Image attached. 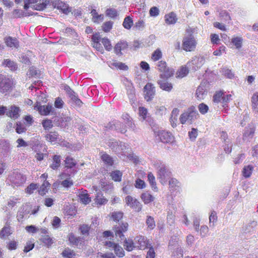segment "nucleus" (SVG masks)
I'll use <instances>...</instances> for the list:
<instances>
[{"instance_id": "obj_1", "label": "nucleus", "mask_w": 258, "mask_h": 258, "mask_svg": "<svg viewBox=\"0 0 258 258\" xmlns=\"http://www.w3.org/2000/svg\"><path fill=\"white\" fill-rule=\"evenodd\" d=\"M127 223H121V224L119 223L118 225L114 227V231L116 236H118L121 240H124L123 246L125 249L128 251H131L136 246L134 245L132 240L126 239L125 238L123 233L127 230Z\"/></svg>"}, {"instance_id": "obj_2", "label": "nucleus", "mask_w": 258, "mask_h": 258, "mask_svg": "<svg viewBox=\"0 0 258 258\" xmlns=\"http://www.w3.org/2000/svg\"><path fill=\"white\" fill-rule=\"evenodd\" d=\"M199 114L196 110L195 107L191 106L188 108L187 111L183 112L180 116L179 120L181 124H184L187 122L192 124L199 117Z\"/></svg>"}, {"instance_id": "obj_3", "label": "nucleus", "mask_w": 258, "mask_h": 258, "mask_svg": "<svg viewBox=\"0 0 258 258\" xmlns=\"http://www.w3.org/2000/svg\"><path fill=\"white\" fill-rule=\"evenodd\" d=\"M15 87L14 80L8 76L0 74V92L3 94L11 93Z\"/></svg>"}, {"instance_id": "obj_4", "label": "nucleus", "mask_w": 258, "mask_h": 258, "mask_svg": "<svg viewBox=\"0 0 258 258\" xmlns=\"http://www.w3.org/2000/svg\"><path fill=\"white\" fill-rule=\"evenodd\" d=\"M158 178L162 184H164L172 175L170 169L161 162L157 167Z\"/></svg>"}, {"instance_id": "obj_5", "label": "nucleus", "mask_w": 258, "mask_h": 258, "mask_svg": "<svg viewBox=\"0 0 258 258\" xmlns=\"http://www.w3.org/2000/svg\"><path fill=\"white\" fill-rule=\"evenodd\" d=\"M157 67L158 71L161 73L160 75V79H168L174 74V70L168 67L167 62L164 60L159 61L157 64Z\"/></svg>"}, {"instance_id": "obj_6", "label": "nucleus", "mask_w": 258, "mask_h": 258, "mask_svg": "<svg viewBox=\"0 0 258 258\" xmlns=\"http://www.w3.org/2000/svg\"><path fill=\"white\" fill-rule=\"evenodd\" d=\"M51 0H28L24 6V8L26 10L29 7L37 11H42L46 8Z\"/></svg>"}, {"instance_id": "obj_7", "label": "nucleus", "mask_w": 258, "mask_h": 258, "mask_svg": "<svg viewBox=\"0 0 258 258\" xmlns=\"http://www.w3.org/2000/svg\"><path fill=\"white\" fill-rule=\"evenodd\" d=\"M197 45V40L192 35L184 37L182 39V48L186 52L194 51Z\"/></svg>"}, {"instance_id": "obj_8", "label": "nucleus", "mask_w": 258, "mask_h": 258, "mask_svg": "<svg viewBox=\"0 0 258 258\" xmlns=\"http://www.w3.org/2000/svg\"><path fill=\"white\" fill-rule=\"evenodd\" d=\"M26 179V177L18 171L13 172L9 175L8 178V180L10 181L12 185L14 187H15V186H21L25 182Z\"/></svg>"}, {"instance_id": "obj_9", "label": "nucleus", "mask_w": 258, "mask_h": 258, "mask_svg": "<svg viewBox=\"0 0 258 258\" xmlns=\"http://www.w3.org/2000/svg\"><path fill=\"white\" fill-rule=\"evenodd\" d=\"M157 137L164 144H171L174 140V137L172 134L165 131H159L157 133Z\"/></svg>"}, {"instance_id": "obj_10", "label": "nucleus", "mask_w": 258, "mask_h": 258, "mask_svg": "<svg viewBox=\"0 0 258 258\" xmlns=\"http://www.w3.org/2000/svg\"><path fill=\"white\" fill-rule=\"evenodd\" d=\"M144 98L147 101H151L155 94V88L153 84L148 83L144 88Z\"/></svg>"}, {"instance_id": "obj_11", "label": "nucleus", "mask_w": 258, "mask_h": 258, "mask_svg": "<svg viewBox=\"0 0 258 258\" xmlns=\"http://www.w3.org/2000/svg\"><path fill=\"white\" fill-rule=\"evenodd\" d=\"M52 5L54 8L60 10L66 15L69 14L72 11V8L66 3L60 0H55Z\"/></svg>"}, {"instance_id": "obj_12", "label": "nucleus", "mask_w": 258, "mask_h": 258, "mask_svg": "<svg viewBox=\"0 0 258 258\" xmlns=\"http://www.w3.org/2000/svg\"><path fill=\"white\" fill-rule=\"evenodd\" d=\"M126 204L137 212L142 210V205L137 199L133 198L130 196H127L125 198Z\"/></svg>"}, {"instance_id": "obj_13", "label": "nucleus", "mask_w": 258, "mask_h": 258, "mask_svg": "<svg viewBox=\"0 0 258 258\" xmlns=\"http://www.w3.org/2000/svg\"><path fill=\"white\" fill-rule=\"evenodd\" d=\"M34 109L38 111L41 115L46 116L52 111L53 107L52 105L49 104L41 105L40 102H37L34 105Z\"/></svg>"}, {"instance_id": "obj_14", "label": "nucleus", "mask_w": 258, "mask_h": 258, "mask_svg": "<svg viewBox=\"0 0 258 258\" xmlns=\"http://www.w3.org/2000/svg\"><path fill=\"white\" fill-rule=\"evenodd\" d=\"M67 94L71 99L74 101L77 104L80 105L82 103L81 100L78 97L76 93L68 85H66L64 88Z\"/></svg>"}, {"instance_id": "obj_15", "label": "nucleus", "mask_w": 258, "mask_h": 258, "mask_svg": "<svg viewBox=\"0 0 258 258\" xmlns=\"http://www.w3.org/2000/svg\"><path fill=\"white\" fill-rule=\"evenodd\" d=\"M20 108L15 105H12L6 112V115L12 119H17L19 117Z\"/></svg>"}, {"instance_id": "obj_16", "label": "nucleus", "mask_w": 258, "mask_h": 258, "mask_svg": "<svg viewBox=\"0 0 258 258\" xmlns=\"http://www.w3.org/2000/svg\"><path fill=\"white\" fill-rule=\"evenodd\" d=\"M4 41L7 46L9 47L17 48L19 46V42L16 38L7 36L4 38Z\"/></svg>"}, {"instance_id": "obj_17", "label": "nucleus", "mask_w": 258, "mask_h": 258, "mask_svg": "<svg viewBox=\"0 0 258 258\" xmlns=\"http://www.w3.org/2000/svg\"><path fill=\"white\" fill-rule=\"evenodd\" d=\"M158 81L157 83L159 85L160 88L165 91L170 92L173 89V85L171 83L169 82L166 79H162Z\"/></svg>"}, {"instance_id": "obj_18", "label": "nucleus", "mask_w": 258, "mask_h": 258, "mask_svg": "<svg viewBox=\"0 0 258 258\" xmlns=\"http://www.w3.org/2000/svg\"><path fill=\"white\" fill-rule=\"evenodd\" d=\"M164 20L166 24L173 25L177 22L178 18L175 13L171 12L165 15Z\"/></svg>"}, {"instance_id": "obj_19", "label": "nucleus", "mask_w": 258, "mask_h": 258, "mask_svg": "<svg viewBox=\"0 0 258 258\" xmlns=\"http://www.w3.org/2000/svg\"><path fill=\"white\" fill-rule=\"evenodd\" d=\"M128 47V44L126 41L121 40L117 42L114 47V52L117 55H121V51L124 50Z\"/></svg>"}, {"instance_id": "obj_20", "label": "nucleus", "mask_w": 258, "mask_h": 258, "mask_svg": "<svg viewBox=\"0 0 258 258\" xmlns=\"http://www.w3.org/2000/svg\"><path fill=\"white\" fill-rule=\"evenodd\" d=\"M11 234H12V230L10 226V223L7 222L0 232V237L2 239H6Z\"/></svg>"}, {"instance_id": "obj_21", "label": "nucleus", "mask_w": 258, "mask_h": 258, "mask_svg": "<svg viewBox=\"0 0 258 258\" xmlns=\"http://www.w3.org/2000/svg\"><path fill=\"white\" fill-rule=\"evenodd\" d=\"M256 226L257 222L254 220L251 221L242 228L241 233L246 234L252 233L254 231V229L256 227Z\"/></svg>"}, {"instance_id": "obj_22", "label": "nucleus", "mask_w": 258, "mask_h": 258, "mask_svg": "<svg viewBox=\"0 0 258 258\" xmlns=\"http://www.w3.org/2000/svg\"><path fill=\"white\" fill-rule=\"evenodd\" d=\"M64 171L65 174L71 176L72 174H74L76 171L75 167L76 165V162H64Z\"/></svg>"}, {"instance_id": "obj_23", "label": "nucleus", "mask_w": 258, "mask_h": 258, "mask_svg": "<svg viewBox=\"0 0 258 258\" xmlns=\"http://www.w3.org/2000/svg\"><path fill=\"white\" fill-rule=\"evenodd\" d=\"M189 73L188 68L184 65L181 66L176 71L175 76L176 78L181 79L186 76Z\"/></svg>"}, {"instance_id": "obj_24", "label": "nucleus", "mask_w": 258, "mask_h": 258, "mask_svg": "<svg viewBox=\"0 0 258 258\" xmlns=\"http://www.w3.org/2000/svg\"><path fill=\"white\" fill-rule=\"evenodd\" d=\"M58 136L56 132H50L45 136V138L47 141L54 144L58 142Z\"/></svg>"}, {"instance_id": "obj_25", "label": "nucleus", "mask_w": 258, "mask_h": 258, "mask_svg": "<svg viewBox=\"0 0 258 258\" xmlns=\"http://www.w3.org/2000/svg\"><path fill=\"white\" fill-rule=\"evenodd\" d=\"M78 196L80 201L84 204L87 205L91 202V198L86 190L80 192Z\"/></svg>"}, {"instance_id": "obj_26", "label": "nucleus", "mask_w": 258, "mask_h": 258, "mask_svg": "<svg viewBox=\"0 0 258 258\" xmlns=\"http://www.w3.org/2000/svg\"><path fill=\"white\" fill-rule=\"evenodd\" d=\"M68 239L72 245L77 246L84 239L82 237H76L73 233H71L69 234Z\"/></svg>"}, {"instance_id": "obj_27", "label": "nucleus", "mask_w": 258, "mask_h": 258, "mask_svg": "<svg viewBox=\"0 0 258 258\" xmlns=\"http://www.w3.org/2000/svg\"><path fill=\"white\" fill-rule=\"evenodd\" d=\"M141 198L145 204H148L154 201L155 199L154 197L148 191L143 193L141 196Z\"/></svg>"}, {"instance_id": "obj_28", "label": "nucleus", "mask_w": 258, "mask_h": 258, "mask_svg": "<svg viewBox=\"0 0 258 258\" xmlns=\"http://www.w3.org/2000/svg\"><path fill=\"white\" fill-rule=\"evenodd\" d=\"M148 180L150 184V186H151L152 189L155 191H157L158 187L156 185L155 177L151 172H149L148 174Z\"/></svg>"}, {"instance_id": "obj_29", "label": "nucleus", "mask_w": 258, "mask_h": 258, "mask_svg": "<svg viewBox=\"0 0 258 258\" xmlns=\"http://www.w3.org/2000/svg\"><path fill=\"white\" fill-rule=\"evenodd\" d=\"M225 94V92L223 90H219L216 91L213 97V101L214 102L218 103L221 102L222 98Z\"/></svg>"}, {"instance_id": "obj_30", "label": "nucleus", "mask_w": 258, "mask_h": 258, "mask_svg": "<svg viewBox=\"0 0 258 258\" xmlns=\"http://www.w3.org/2000/svg\"><path fill=\"white\" fill-rule=\"evenodd\" d=\"M231 43L235 46L236 48L239 49L242 46L243 39L241 37H233L231 39Z\"/></svg>"}, {"instance_id": "obj_31", "label": "nucleus", "mask_w": 258, "mask_h": 258, "mask_svg": "<svg viewBox=\"0 0 258 258\" xmlns=\"http://www.w3.org/2000/svg\"><path fill=\"white\" fill-rule=\"evenodd\" d=\"M3 65L8 67L12 71H15L17 69V63L10 59H5L3 62Z\"/></svg>"}, {"instance_id": "obj_32", "label": "nucleus", "mask_w": 258, "mask_h": 258, "mask_svg": "<svg viewBox=\"0 0 258 258\" xmlns=\"http://www.w3.org/2000/svg\"><path fill=\"white\" fill-rule=\"evenodd\" d=\"M91 14L92 16V19L94 22L99 23V21H102L104 19V16L103 14L99 15L96 10L93 9Z\"/></svg>"}, {"instance_id": "obj_33", "label": "nucleus", "mask_w": 258, "mask_h": 258, "mask_svg": "<svg viewBox=\"0 0 258 258\" xmlns=\"http://www.w3.org/2000/svg\"><path fill=\"white\" fill-rule=\"evenodd\" d=\"M253 170V167L252 165H248L245 166L242 169V175L245 178L249 177Z\"/></svg>"}, {"instance_id": "obj_34", "label": "nucleus", "mask_w": 258, "mask_h": 258, "mask_svg": "<svg viewBox=\"0 0 258 258\" xmlns=\"http://www.w3.org/2000/svg\"><path fill=\"white\" fill-rule=\"evenodd\" d=\"M134 22L133 19L130 16L126 17L123 20L122 26L127 30H130L133 26Z\"/></svg>"}, {"instance_id": "obj_35", "label": "nucleus", "mask_w": 258, "mask_h": 258, "mask_svg": "<svg viewBox=\"0 0 258 258\" xmlns=\"http://www.w3.org/2000/svg\"><path fill=\"white\" fill-rule=\"evenodd\" d=\"M206 93V90L205 89V87L203 85H200L196 90L197 97L199 99H203Z\"/></svg>"}, {"instance_id": "obj_36", "label": "nucleus", "mask_w": 258, "mask_h": 258, "mask_svg": "<svg viewBox=\"0 0 258 258\" xmlns=\"http://www.w3.org/2000/svg\"><path fill=\"white\" fill-rule=\"evenodd\" d=\"M162 57V53L159 48L156 49L152 54L151 60L153 61H157L160 60Z\"/></svg>"}, {"instance_id": "obj_37", "label": "nucleus", "mask_w": 258, "mask_h": 258, "mask_svg": "<svg viewBox=\"0 0 258 258\" xmlns=\"http://www.w3.org/2000/svg\"><path fill=\"white\" fill-rule=\"evenodd\" d=\"M113 22L111 21H106L103 23L102 30L105 33H108L112 29Z\"/></svg>"}, {"instance_id": "obj_38", "label": "nucleus", "mask_w": 258, "mask_h": 258, "mask_svg": "<svg viewBox=\"0 0 258 258\" xmlns=\"http://www.w3.org/2000/svg\"><path fill=\"white\" fill-rule=\"evenodd\" d=\"M105 14L106 16L114 19L118 16L117 11L113 8H108L105 11Z\"/></svg>"}, {"instance_id": "obj_39", "label": "nucleus", "mask_w": 258, "mask_h": 258, "mask_svg": "<svg viewBox=\"0 0 258 258\" xmlns=\"http://www.w3.org/2000/svg\"><path fill=\"white\" fill-rule=\"evenodd\" d=\"M178 184L179 182L176 179L171 178L170 180L169 181V185L170 190L173 191L174 190H177L179 187Z\"/></svg>"}, {"instance_id": "obj_40", "label": "nucleus", "mask_w": 258, "mask_h": 258, "mask_svg": "<svg viewBox=\"0 0 258 258\" xmlns=\"http://www.w3.org/2000/svg\"><path fill=\"white\" fill-rule=\"evenodd\" d=\"M40 240L48 247L51 245L53 241L48 235L42 236Z\"/></svg>"}, {"instance_id": "obj_41", "label": "nucleus", "mask_w": 258, "mask_h": 258, "mask_svg": "<svg viewBox=\"0 0 258 258\" xmlns=\"http://www.w3.org/2000/svg\"><path fill=\"white\" fill-rule=\"evenodd\" d=\"M232 100V96L231 94H227L224 95L222 98V100L221 103H222V106L224 108H226L228 107V103Z\"/></svg>"}, {"instance_id": "obj_42", "label": "nucleus", "mask_w": 258, "mask_h": 258, "mask_svg": "<svg viewBox=\"0 0 258 258\" xmlns=\"http://www.w3.org/2000/svg\"><path fill=\"white\" fill-rule=\"evenodd\" d=\"M110 176L115 181H120L121 180L122 173L119 170L112 171Z\"/></svg>"}, {"instance_id": "obj_43", "label": "nucleus", "mask_w": 258, "mask_h": 258, "mask_svg": "<svg viewBox=\"0 0 258 258\" xmlns=\"http://www.w3.org/2000/svg\"><path fill=\"white\" fill-rule=\"evenodd\" d=\"M50 185V184L48 181L44 180L43 183L40 187V189L39 190V194L41 196L45 195L47 191L48 187H49Z\"/></svg>"}, {"instance_id": "obj_44", "label": "nucleus", "mask_w": 258, "mask_h": 258, "mask_svg": "<svg viewBox=\"0 0 258 258\" xmlns=\"http://www.w3.org/2000/svg\"><path fill=\"white\" fill-rule=\"evenodd\" d=\"M41 123L45 130H49L53 127V122L50 119H44L42 120Z\"/></svg>"}, {"instance_id": "obj_45", "label": "nucleus", "mask_w": 258, "mask_h": 258, "mask_svg": "<svg viewBox=\"0 0 258 258\" xmlns=\"http://www.w3.org/2000/svg\"><path fill=\"white\" fill-rule=\"evenodd\" d=\"M101 42L104 45L105 49L107 51H110L112 48V46L111 44L110 41L107 38H103L101 40Z\"/></svg>"}, {"instance_id": "obj_46", "label": "nucleus", "mask_w": 258, "mask_h": 258, "mask_svg": "<svg viewBox=\"0 0 258 258\" xmlns=\"http://www.w3.org/2000/svg\"><path fill=\"white\" fill-rule=\"evenodd\" d=\"M146 223L148 226V227L151 230L153 229L155 227V222L154 219L153 217L151 216H148L147 217Z\"/></svg>"}, {"instance_id": "obj_47", "label": "nucleus", "mask_w": 258, "mask_h": 258, "mask_svg": "<svg viewBox=\"0 0 258 258\" xmlns=\"http://www.w3.org/2000/svg\"><path fill=\"white\" fill-rule=\"evenodd\" d=\"M114 250L116 256L119 257H122L125 255L123 248L118 244L114 247Z\"/></svg>"}, {"instance_id": "obj_48", "label": "nucleus", "mask_w": 258, "mask_h": 258, "mask_svg": "<svg viewBox=\"0 0 258 258\" xmlns=\"http://www.w3.org/2000/svg\"><path fill=\"white\" fill-rule=\"evenodd\" d=\"M219 16L221 20L224 21H229L231 20V17L229 13L225 10L221 11L220 12Z\"/></svg>"}, {"instance_id": "obj_49", "label": "nucleus", "mask_w": 258, "mask_h": 258, "mask_svg": "<svg viewBox=\"0 0 258 258\" xmlns=\"http://www.w3.org/2000/svg\"><path fill=\"white\" fill-rule=\"evenodd\" d=\"M252 107L254 109L258 110V93L253 94L251 98Z\"/></svg>"}, {"instance_id": "obj_50", "label": "nucleus", "mask_w": 258, "mask_h": 258, "mask_svg": "<svg viewBox=\"0 0 258 258\" xmlns=\"http://www.w3.org/2000/svg\"><path fill=\"white\" fill-rule=\"evenodd\" d=\"M15 130L19 134L25 133L27 130L26 127L20 122H17Z\"/></svg>"}, {"instance_id": "obj_51", "label": "nucleus", "mask_w": 258, "mask_h": 258, "mask_svg": "<svg viewBox=\"0 0 258 258\" xmlns=\"http://www.w3.org/2000/svg\"><path fill=\"white\" fill-rule=\"evenodd\" d=\"M13 15L15 18H22L27 16L25 12L18 9H15L13 11Z\"/></svg>"}, {"instance_id": "obj_52", "label": "nucleus", "mask_w": 258, "mask_h": 258, "mask_svg": "<svg viewBox=\"0 0 258 258\" xmlns=\"http://www.w3.org/2000/svg\"><path fill=\"white\" fill-rule=\"evenodd\" d=\"M63 257L67 258H72L73 256L75 255V253L71 249H65L62 252Z\"/></svg>"}, {"instance_id": "obj_53", "label": "nucleus", "mask_w": 258, "mask_h": 258, "mask_svg": "<svg viewBox=\"0 0 258 258\" xmlns=\"http://www.w3.org/2000/svg\"><path fill=\"white\" fill-rule=\"evenodd\" d=\"M198 109L201 114H205L208 112L209 107L206 104L202 103L199 105Z\"/></svg>"}, {"instance_id": "obj_54", "label": "nucleus", "mask_w": 258, "mask_h": 258, "mask_svg": "<svg viewBox=\"0 0 258 258\" xmlns=\"http://www.w3.org/2000/svg\"><path fill=\"white\" fill-rule=\"evenodd\" d=\"M255 132V128L253 126L251 127H248L245 131L243 136L247 138H252Z\"/></svg>"}, {"instance_id": "obj_55", "label": "nucleus", "mask_w": 258, "mask_h": 258, "mask_svg": "<svg viewBox=\"0 0 258 258\" xmlns=\"http://www.w3.org/2000/svg\"><path fill=\"white\" fill-rule=\"evenodd\" d=\"M79 230L82 235H89L90 227L88 225L83 224L80 227Z\"/></svg>"}, {"instance_id": "obj_56", "label": "nucleus", "mask_w": 258, "mask_h": 258, "mask_svg": "<svg viewBox=\"0 0 258 258\" xmlns=\"http://www.w3.org/2000/svg\"><path fill=\"white\" fill-rule=\"evenodd\" d=\"M222 74L227 78L232 79L234 77V74L232 72L231 70L228 69L223 68L222 69Z\"/></svg>"}, {"instance_id": "obj_57", "label": "nucleus", "mask_w": 258, "mask_h": 258, "mask_svg": "<svg viewBox=\"0 0 258 258\" xmlns=\"http://www.w3.org/2000/svg\"><path fill=\"white\" fill-rule=\"evenodd\" d=\"M114 221H119L123 217V213L121 212H113L111 215Z\"/></svg>"}, {"instance_id": "obj_58", "label": "nucleus", "mask_w": 258, "mask_h": 258, "mask_svg": "<svg viewBox=\"0 0 258 258\" xmlns=\"http://www.w3.org/2000/svg\"><path fill=\"white\" fill-rule=\"evenodd\" d=\"M148 113L147 109L144 107H140L139 108V115L143 118V119H145L147 117Z\"/></svg>"}, {"instance_id": "obj_59", "label": "nucleus", "mask_w": 258, "mask_h": 258, "mask_svg": "<svg viewBox=\"0 0 258 258\" xmlns=\"http://www.w3.org/2000/svg\"><path fill=\"white\" fill-rule=\"evenodd\" d=\"M135 187L137 188L142 189L146 187V184L144 180L138 178L136 180Z\"/></svg>"}, {"instance_id": "obj_60", "label": "nucleus", "mask_w": 258, "mask_h": 258, "mask_svg": "<svg viewBox=\"0 0 258 258\" xmlns=\"http://www.w3.org/2000/svg\"><path fill=\"white\" fill-rule=\"evenodd\" d=\"M138 238V242L139 243V245L137 246L140 249H144L146 247H147V243L145 240L144 237L141 236L140 237H137Z\"/></svg>"}, {"instance_id": "obj_61", "label": "nucleus", "mask_w": 258, "mask_h": 258, "mask_svg": "<svg viewBox=\"0 0 258 258\" xmlns=\"http://www.w3.org/2000/svg\"><path fill=\"white\" fill-rule=\"evenodd\" d=\"M38 187V185L33 183H31L26 188V192L29 194L33 192L34 190Z\"/></svg>"}, {"instance_id": "obj_62", "label": "nucleus", "mask_w": 258, "mask_h": 258, "mask_svg": "<svg viewBox=\"0 0 258 258\" xmlns=\"http://www.w3.org/2000/svg\"><path fill=\"white\" fill-rule=\"evenodd\" d=\"M211 41L213 44H218L220 43V38L218 35L211 34L210 35Z\"/></svg>"}, {"instance_id": "obj_63", "label": "nucleus", "mask_w": 258, "mask_h": 258, "mask_svg": "<svg viewBox=\"0 0 258 258\" xmlns=\"http://www.w3.org/2000/svg\"><path fill=\"white\" fill-rule=\"evenodd\" d=\"M149 14L151 17H157L159 14V10L156 7H153L151 8L149 11Z\"/></svg>"}, {"instance_id": "obj_64", "label": "nucleus", "mask_w": 258, "mask_h": 258, "mask_svg": "<svg viewBox=\"0 0 258 258\" xmlns=\"http://www.w3.org/2000/svg\"><path fill=\"white\" fill-rule=\"evenodd\" d=\"M188 136L190 140H195L198 136L197 130L195 128H192L191 131L188 132Z\"/></svg>"}]
</instances>
